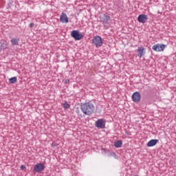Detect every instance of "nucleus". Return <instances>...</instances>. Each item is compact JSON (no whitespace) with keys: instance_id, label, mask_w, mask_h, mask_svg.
I'll use <instances>...</instances> for the list:
<instances>
[{"instance_id":"f257e3e1","label":"nucleus","mask_w":176,"mask_h":176,"mask_svg":"<svg viewBox=\"0 0 176 176\" xmlns=\"http://www.w3.org/2000/svg\"><path fill=\"white\" fill-rule=\"evenodd\" d=\"M80 109L84 115L90 116L94 112V104L91 102L82 103L80 105Z\"/></svg>"},{"instance_id":"f03ea898","label":"nucleus","mask_w":176,"mask_h":176,"mask_svg":"<svg viewBox=\"0 0 176 176\" xmlns=\"http://www.w3.org/2000/svg\"><path fill=\"white\" fill-rule=\"evenodd\" d=\"M92 43L97 47H101L102 46V38L100 36H96L92 39Z\"/></svg>"},{"instance_id":"7ed1b4c3","label":"nucleus","mask_w":176,"mask_h":176,"mask_svg":"<svg viewBox=\"0 0 176 176\" xmlns=\"http://www.w3.org/2000/svg\"><path fill=\"white\" fill-rule=\"evenodd\" d=\"M71 35L75 41H80V39L83 38V34L79 33V31L78 30H73Z\"/></svg>"},{"instance_id":"20e7f679","label":"nucleus","mask_w":176,"mask_h":176,"mask_svg":"<svg viewBox=\"0 0 176 176\" xmlns=\"http://www.w3.org/2000/svg\"><path fill=\"white\" fill-rule=\"evenodd\" d=\"M167 47V45H164V44H155L153 46L152 49L153 50H154V52H163L164 50V49H166V47Z\"/></svg>"},{"instance_id":"39448f33","label":"nucleus","mask_w":176,"mask_h":176,"mask_svg":"<svg viewBox=\"0 0 176 176\" xmlns=\"http://www.w3.org/2000/svg\"><path fill=\"white\" fill-rule=\"evenodd\" d=\"M45 170V165L42 163L37 164L34 167V171L36 173H42Z\"/></svg>"},{"instance_id":"423d86ee","label":"nucleus","mask_w":176,"mask_h":176,"mask_svg":"<svg viewBox=\"0 0 176 176\" xmlns=\"http://www.w3.org/2000/svg\"><path fill=\"white\" fill-rule=\"evenodd\" d=\"M96 127L98 129H105V122L102 119L98 120L95 123Z\"/></svg>"},{"instance_id":"0eeeda50","label":"nucleus","mask_w":176,"mask_h":176,"mask_svg":"<svg viewBox=\"0 0 176 176\" xmlns=\"http://www.w3.org/2000/svg\"><path fill=\"white\" fill-rule=\"evenodd\" d=\"M132 100L134 102H140L141 100V94L140 92H135L132 95Z\"/></svg>"},{"instance_id":"6e6552de","label":"nucleus","mask_w":176,"mask_h":176,"mask_svg":"<svg viewBox=\"0 0 176 176\" xmlns=\"http://www.w3.org/2000/svg\"><path fill=\"white\" fill-rule=\"evenodd\" d=\"M138 21L139 23H142V24H144V23H146L148 21V15L145 14H140L138 17Z\"/></svg>"},{"instance_id":"1a4fd4ad","label":"nucleus","mask_w":176,"mask_h":176,"mask_svg":"<svg viewBox=\"0 0 176 176\" xmlns=\"http://www.w3.org/2000/svg\"><path fill=\"white\" fill-rule=\"evenodd\" d=\"M60 23L67 24V23H68L69 21L68 16H67V14H65V12H63L60 16Z\"/></svg>"},{"instance_id":"9d476101","label":"nucleus","mask_w":176,"mask_h":176,"mask_svg":"<svg viewBox=\"0 0 176 176\" xmlns=\"http://www.w3.org/2000/svg\"><path fill=\"white\" fill-rule=\"evenodd\" d=\"M111 20V16L104 14L100 16V21L102 23H108Z\"/></svg>"},{"instance_id":"9b49d317","label":"nucleus","mask_w":176,"mask_h":176,"mask_svg":"<svg viewBox=\"0 0 176 176\" xmlns=\"http://www.w3.org/2000/svg\"><path fill=\"white\" fill-rule=\"evenodd\" d=\"M145 54V48L144 47H138V56L141 58L142 56Z\"/></svg>"},{"instance_id":"f8f14e48","label":"nucleus","mask_w":176,"mask_h":176,"mask_svg":"<svg viewBox=\"0 0 176 176\" xmlns=\"http://www.w3.org/2000/svg\"><path fill=\"white\" fill-rule=\"evenodd\" d=\"M8 49V43L6 41H2L0 43V51Z\"/></svg>"},{"instance_id":"ddd939ff","label":"nucleus","mask_w":176,"mask_h":176,"mask_svg":"<svg viewBox=\"0 0 176 176\" xmlns=\"http://www.w3.org/2000/svg\"><path fill=\"white\" fill-rule=\"evenodd\" d=\"M159 140H151L150 141L148 142L147 146L148 148H151V146H155V145H156V144H157Z\"/></svg>"},{"instance_id":"4468645a","label":"nucleus","mask_w":176,"mask_h":176,"mask_svg":"<svg viewBox=\"0 0 176 176\" xmlns=\"http://www.w3.org/2000/svg\"><path fill=\"white\" fill-rule=\"evenodd\" d=\"M11 44L12 45V46H16L17 45H19V42H20V39L19 38H12L10 40Z\"/></svg>"},{"instance_id":"2eb2a0df","label":"nucleus","mask_w":176,"mask_h":176,"mask_svg":"<svg viewBox=\"0 0 176 176\" xmlns=\"http://www.w3.org/2000/svg\"><path fill=\"white\" fill-rule=\"evenodd\" d=\"M122 140H118L117 142H114V146L116 148H122Z\"/></svg>"},{"instance_id":"dca6fc26","label":"nucleus","mask_w":176,"mask_h":176,"mask_svg":"<svg viewBox=\"0 0 176 176\" xmlns=\"http://www.w3.org/2000/svg\"><path fill=\"white\" fill-rule=\"evenodd\" d=\"M17 82V77H12L9 78V82L11 84L16 83Z\"/></svg>"},{"instance_id":"f3484780","label":"nucleus","mask_w":176,"mask_h":176,"mask_svg":"<svg viewBox=\"0 0 176 176\" xmlns=\"http://www.w3.org/2000/svg\"><path fill=\"white\" fill-rule=\"evenodd\" d=\"M63 108H64L65 109H69V108H70V107H71V105H70L69 104H68V102H65L63 104Z\"/></svg>"},{"instance_id":"a211bd4d","label":"nucleus","mask_w":176,"mask_h":176,"mask_svg":"<svg viewBox=\"0 0 176 176\" xmlns=\"http://www.w3.org/2000/svg\"><path fill=\"white\" fill-rule=\"evenodd\" d=\"M63 82H64L65 85H67V84L69 83V79L64 80Z\"/></svg>"},{"instance_id":"6ab92c4d","label":"nucleus","mask_w":176,"mask_h":176,"mask_svg":"<svg viewBox=\"0 0 176 176\" xmlns=\"http://www.w3.org/2000/svg\"><path fill=\"white\" fill-rule=\"evenodd\" d=\"M20 168H21V170H24V168H25V166L21 165Z\"/></svg>"},{"instance_id":"aec40b11","label":"nucleus","mask_w":176,"mask_h":176,"mask_svg":"<svg viewBox=\"0 0 176 176\" xmlns=\"http://www.w3.org/2000/svg\"><path fill=\"white\" fill-rule=\"evenodd\" d=\"M29 25H30V28H32V27H34V23H31Z\"/></svg>"},{"instance_id":"412c9836","label":"nucleus","mask_w":176,"mask_h":176,"mask_svg":"<svg viewBox=\"0 0 176 176\" xmlns=\"http://www.w3.org/2000/svg\"><path fill=\"white\" fill-rule=\"evenodd\" d=\"M52 146H54V144H52Z\"/></svg>"}]
</instances>
